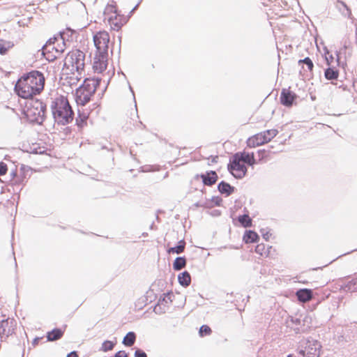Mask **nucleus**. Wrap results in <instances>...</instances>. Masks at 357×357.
<instances>
[{
	"label": "nucleus",
	"instance_id": "nucleus-33",
	"mask_svg": "<svg viewBox=\"0 0 357 357\" xmlns=\"http://www.w3.org/2000/svg\"><path fill=\"white\" fill-rule=\"evenodd\" d=\"M345 291L355 292L357 290L356 282L353 280L349 281L344 287Z\"/></svg>",
	"mask_w": 357,
	"mask_h": 357
},
{
	"label": "nucleus",
	"instance_id": "nucleus-21",
	"mask_svg": "<svg viewBox=\"0 0 357 357\" xmlns=\"http://www.w3.org/2000/svg\"><path fill=\"white\" fill-rule=\"evenodd\" d=\"M63 334V331L61 328H56L50 331L47 334L48 341H55L60 339Z\"/></svg>",
	"mask_w": 357,
	"mask_h": 357
},
{
	"label": "nucleus",
	"instance_id": "nucleus-12",
	"mask_svg": "<svg viewBox=\"0 0 357 357\" xmlns=\"http://www.w3.org/2000/svg\"><path fill=\"white\" fill-rule=\"evenodd\" d=\"M296 98L297 96L295 93L288 89H283L280 94V102L284 106L291 107Z\"/></svg>",
	"mask_w": 357,
	"mask_h": 357
},
{
	"label": "nucleus",
	"instance_id": "nucleus-19",
	"mask_svg": "<svg viewBox=\"0 0 357 357\" xmlns=\"http://www.w3.org/2000/svg\"><path fill=\"white\" fill-rule=\"evenodd\" d=\"M259 239V235L252 230H247L243 235V241L245 243H255L257 242Z\"/></svg>",
	"mask_w": 357,
	"mask_h": 357
},
{
	"label": "nucleus",
	"instance_id": "nucleus-45",
	"mask_svg": "<svg viewBox=\"0 0 357 357\" xmlns=\"http://www.w3.org/2000/svg\"><path fill=\"white\" fill-rule=\"evenodd\" d=\"M161 305H159V302L158 303V304L155 306L154 307V312L155 313H162V312H165V309H163V310H161Z\"/></svg>",
	"mask_w": 357,
	"mask_h": 357
},
{
	"label": "nucleus",
	"instance_id": "nucleus-32",
	"mask_svg": "<svg viewBox=\"0 0 357 357\" xmlns=\"http://www.w3.org/2000/svg\"><path fill=\"white\" fill-rule=\"evenodd\" d=\"M298 63L300 65L303 64V65H305L307 68L310 70V71H312V68L314 67V65H313V63L312 61V60L309 58V57H306L303 59H301L298 61Z\"/></svg>",
	"mask_w": 357,
	"mask_h": 357
},
{
	"label": "nucleus",
	"instance_id": "nucleus-6",
	"mask_svg": "<svg viewBox=\"0 0 357 357\" xmlns=\"http://www.w3.org/2000/svg\"><path fill=\"white\" fill-rule=\"evenodd\" d=\"M84 53L79 50L69 52L66 57L67 61L72 65L73 69H75L77 72L84 70Z\"/></svg>",
	"mask_w": 357,
	"mask_h": 357
},
{
	"label": "nucleus",
	"instance_id": "nucleus-44",
	"mask_svg": "<svg viewBox=\"0 0 357 357\" xmlns=\"http://www.w3.org/2000/svg\"><path fill=\"white\" fill-rule=\"evenodd\" d=\"M114 357H128V354L125 351L116 352Z\"/></svg>",
	"mask_w": 357,
	"mask_h": 357
},
{
	"label": "nucleus",
	"instance_id": "nucleus-36",
	"mask_svg": "<svg viewBox=\"0 0 357 357\" xmlns=\"http://www.w3.org/2000/svg\"><path fill=\"white\" fill-rule=\"evenodd\" d=\"M8 171L7 165L3 162H0V177L4 176Z\"/></svg>",
	"mask_w": 357,
	"mask_h": 357
},
{
	"label": "nucleus",
	"instance_id": "nucleus-59",
	"mask_svg": "<svg viewBox=\"0 0 357 357\" xmlns=\"http://www.w3.org/2000/svg\"><path fill=\"white\" fill-rule=\"evenodd\" d=\"M268 1H272L273 0H267Z\"/></svg>",
	"mask_w": 357,
	"mask_h": 357
},
{
	"label": "nucleus",
	"instance_id": "nucleus-49",
	"mask_svg": "<svg viewBox=\"0 0 357 357\" xmlns=\"http://www.w3.org/2000/svg\"><path fill=\"white\" fill-rule=\"evenodd\" d=\"M211 215H213V216H218V215H220V211L219 210H214L211 213Z\"/></svg>",
	"mask_w": 357,
	"mask_h": 357
},
{
	"label": "nucleus",
	"instance_id": "nucleus-50",
	"mask_svg": "<svg viewBox=\"0 0 357 357\" xmlns=\"http://www.w3.org/2000/svg\"><path fill=\"white\" fill-rule=\"evenodd\" d=\"M52 49H54L56 52L58 53V54H61L63 52V49L61 47V48H58V47H53Z\"/></svg>",
	"mask_w": 357,
	"mask_h": 357
},
{
	"label": "nucleus",
	"instance_id": "nucleus-24",
	"mask_svg": "<svg viewBox=\"0 0 357 357\" xmlns=\"http://www.w3.org/2000/svg\"><path fill=\"white\" fill-rule=\"evenodd\" d=\"M185 247V242L184 240H181L178 241V245L174 247L169 248L167 250L169 253H176V254H181L182 253Z\"/></svg>",
	"mask_w": 357,
	"mask_h": 357
},
{
	"label": "nucleus",
	"instance_id": "nucleus-52",
	"mask_svg": "<svg viewBox=\"0 0 357 357\" xmlns=\"http://www.w3.org/2000/svg\"><path fill=\"white\" fill-rule=\"evenodd\" d=\"M24 179H25V177H24V176H23V177H22V178H20H20H17V179L16 180V181H15V182H16V183H17V182H19L20 183H23V182L24 181Z\"/></svg>",
	"mask_w": 357,
	"mask_h": 357
},
{
	"label": "nucleus",
	"instance_id": "nucleus-38",
	"mask_svg": "<svg viewBox=\"0 0 357 357\" xmlns=\"http://www.w3.org/2000/svg\"><path fill=\"white\" fill-rule=\"evenodd\" d=\"M203 208H211L213 207V204L211 199H206L205 200H202Z\"/></svg>",
	"mask_w": 357,
	"mask_h": 357
},
{
	"label": "nucleus",
	"instance_id": "nucleus-41",
	"mask_svg": "<svg viewBox=\"0 0 357 357\" xmlns=\"http://www.w3.org/2000/svg\"><path fill=\"white\" fill-rule=\"evenodd\" d=\"M27 115L29 116H32L33 119H31L33 121V119H34L35 116H37V111L35 109H33V108H29L28 109V111H27Z\"/></svg>",
	"mask_w": 357,
	"mask_h": 357
},
{
	"label": "nucleus",
	"instance_id": "nucleus-40",
	"mask_svg": "<svg viewBox=\"0 0 357 357\" xmlns=\"http://www.w3.org/2000/svg\"><path fill=\"white\" fill-rule=\"evenodd\" d=\"M265 245L264 244H259L255 248V252L261 255L264 253Z\"/></svg>",
	"mask_w": 357,
	"mask_h": 357
},
{
	"label": "nucleus",
	"instance_id": "nucleus-56",
	"mask_svg": "<svg viewBox=\"0 0 357 357\" xmlns=\"http://www.w3.org/2000/svg\"><path fill=\"white\" fill-rule=\"evenodd\" d=\"M129 88H130V91H131V92L132 93V94L134 95V91H133V90H132V87L130 86H129Z\"/></svg>",
	"mask_w": 357,
	"mask_h": 357
},
{
	"label": "nucleus",
	"instance_id": "nucleus-17",
	"mask_svg": "<svg viewBox=\"0 0 357 357\" xmlns=\"http://www.w3.org/2000/svg\"><path fill=\"white\" fill-rule=\"evenodd\" d=\"M296 295L298 300L302 303H306L310 301L313 296L312 291L310 289H298Z\"/></svg>",
	"mask_w": 357,
	"mask_h": 357
},
{
	"label": "nucleus",
	"instance_id": "nucleus-27",
	"mask_svg": "<svg viewBox=\"0 0 357 357\" xmlns=\"http://www.w3.org/2000/svg\"><path fill=\"white\" fill-rule=\"evenodd\" d=\"M238 220L243 227H250L252 226V219L247 214L239 215Z\"/></svg>",
	"mask_w": 357,
	"mask_h": 357
},
{
	"label": "nucleus",
	"instance_id": "nucleus-47",
	"mask_svg": "<svg viewBox=\"0 0 357 357\" xmlns=\"http://www.w3.org/2000/svg\"><path fill=\"white\" fill-rule=\"evenodd\" d=\"M195 208H199V207H202L203 208V204H202V200H200L196 203L194 204L193 205Z\"/></svg>",
	"mask_w": 357,
	"mask_h": 357
},
{
	"label": "nucleus",
	"instance_id": "nucleus-7",
	"mask_svg": "<svg viewBox=\"0 0 357 357\" xmlns=\"http://www.w3.org/2000/svg\"><path fill=\"white\" fill-rule=\"evenodd\" d=\"M228 171L233 175L234 177L238 179L243 178L248 171L247 167L239 161L238 158L233 156L232 160L228 164Z\"/></svg>",
	"mask_w": 357,
	"mask_h": 357
},
{
	"label": "nucleus",
	"instance_id": "nucleus-2",
	"mask_svg": "<svg viewBox=\"0 0 357 357\" xmlns=\"http://www.w3.org/2000/svg\"><path fill=\"white\" fill-rule=\"evenodd\" d=\"M93 43L96 48L93 59V68L95 72L102 73L107 68L109 35L105 31L97 32L93 36Z\"/></svg>",
	"mask_w": 357,
	"mask_h": 357
},
{
	"label": "nucleus",
	"instance_id": "nucleus-29",
	"mask_svg": "<svg viewBox=\"0 0 357 357\" xmlns=\"http://www.w3.org/2000/svg\"><path fill=\"white\" fill-rule=\"evenodd\" d=\"M13 45L11 42L0 39V54H5Z\"/></svg>",
	"mask_w": 357,
	"mask_h": 357
},
{
	"label": "nucleus",
	"instance_id": "nucleus-22",
	"mask_svg": "<svg viewBox=\"0 0 357 357\" xmlns=\"http://www.w3.org/2000/svg\"><path fill=\"white\" fill-rule=\"evenodd\" d=\"M136 341V334L132 332H128L126 335L123 337L122 343L126 347L132 346Z\"/></svg>",
	"mask_w": 357,
	"mask_h": 357
},
{
	"label": "nucleus",
	"instance_id": "nucleus-16",
	"mask_svg": "<svg viewBox=\"0 0 357 357\" xmlns=\"http://www.w3.org/2000/svg\"><path fill=\"white\" fill-rule=\"evenodd\" d=\"M267 143L265 136L262 132L257 133L254 136L249 137L247 140V145L250 148H254Z\"/></svg>",
	"mask_w": 357,
	"mask_h": 357
},
{
	"label": "nucleus",
	"instance_id": "nucleus-35",
	"mask_svg": "<svg viewBox=\"0 0 357 357\" xmlns=\"http://www.w3.org/2000/svg\"><path fill=\"white\" fill-rule=\"evenodd\" d=\"M340 3L343 7V10H342V8H340V10L342 13V15H344V16H347L348 17H350L351 15V10L347 6V5L344 3L341 2Z\"/></svg>",
	"mask_w": 357,
	"mask_h": 357
},
{
	"label": "nucleus",
	"instance_id": "nucleus-39",
	"mask_svg": "<svg viewBox=\"0 0 357 357\" xmlns=\"http://www.w3.org/2000/svg\"><path fill=\"white\" fill-rule=\"evenodd\" d=\"M134 357H147V354L143 350L137 349L135 351Z\"/></svg>",
	"mask_w": 357,
	"mask_h": 357
},
{
	"label": "nucleus",
	"instance_id": "nucleus-51",
	"mask_svg": "<svg viewBox=\"0 0 357 357\" xmlns=\"http://www.w3.org/2000/svg\"><path fill=\"white\" fill-rule=\"evenodd\" d=\"M142 0H139V1L137 3V5L132 9V10L130 11V14H132L135 12V10L137 8V7L139 6V5L142 2Z\"/></svg>",
	"mask_w": 357,
	"mask_h": 357
},
{
	"label": "nucleus",
	"instance_id": "nucleus-3",
	"mask_svg": "<svg viewBox=\"0 0 357 357\" xmlns=\"http://www.w3.org/2000/svg\"><path fill=\"white\" fill-rule=\"evenodd\" d=\"M50 108L58 125H68L73 120L74 112L66 97L60 96L51 102Z\"/></svg>",
	"mask_w": 357,
	"mask_h": 357
},
{
	"label": "nucleus",
	"instance_id": "nucleus-10",
	"mask_svg": "<svg viewBox=\"0 0 357 357\" xmlns=\"http://www.w3.org/2000/svg\"><path fill=\"white\" fill-rule=\"evenodd\" d=\"M100 82L101 78L99 77L86 78L84 79L83 84L78 89H83L84 91L94 94Z\"/></svg>",
	"mask_w": 357,
	"mask_h": 357
},
{
	"label": "nucleus",
	"instance_id": "nucleus-46",
	"mask_svg": "<svg viewBox=\"0 0 357 357\" xmlns=\"http://www.w3.org/2000/svg\"><path fill=\"white\" fill-rule=\"evenodd\" d=\"M258 154L259 156V160H262L266 157V151L264 149L259 150Z\"/></svg>",
	"mask_w": 357,
	"mask_h": 357
},
{
	"label": "nucleus",
	"instance_id": "nucleus-48",
	"mask_svg": "<svg viewBox=\"0 0 357 357\" xmlns=\"http://www.w3.org/2000/svg\"><path fill=\"white\" fill-rule=\"evenodd\" d=\"M66 357H78V355L76 351H72Z\"/></svg>",
	"mask_w": 357,
	"mask_h": 357
},
{
	"label": "nucleus",
	"instance_id": "nucleus-15",
	"mask_svg": "<svg viewBox=\"0 0 357 357\" xmlns=\"http://www.w3.org/2000/svg\"><path fill=\"white\" fill-rule=\"evenodd\" d=\"M75 94L77 103L82 106L88 103L91 100V97L93 95L86 91H84L83 89H77Z\"/></svg>",
	"mask_w": 357,
	"mask_h": 357
},
{
	"label": "nucleus",
	"instance_id": "nucleus-28",
	"mask_svg": "<svg viewBox=\"0 0 357 357\" xmlns=\"http://www.w3.org/2000/svg\"><path fill=\"white\" fill-rule=\"evenodd\" d=\"M325 77L328 80L336 79L338 77V72L332 68H328L325 70Z\"/></svg>",
	"mask_w": 357,
	"mask_h": 357
},
{
	"label": "nucleus",
	"instance_id": "nucleus-9",
	"mask_svg": "<svg viewBox=\"0 0 357 357\" xmlns=\"http://www.w3.org/2000/svg\"><path fill=\"white\" fill-rule=\"evenodd\" d=\"M59 40H62L63 45L65 44L64 33L61 32L59 38L54 37L53 38H50L46 44L42 47V54L47 60L52 61L57 57L56 55L50 54V50H48L47 48L50 45L54 44L55 41H59Z\"/></svg>",
	"mask_w": 357,
	"mask_h": 357
},
{
	"label": "nucleus",
	"instance_id": "nucleus-4",
	"mask_svg": "<svg viewBox=\"0 0 357 357\" xmlns=\"http://www.w3.org/2000/svg\"><path fill=\"white\" fill-rule=\"evenodd\" d=\"M321 344L312 338L303 340L299 342L298 354L303 357H319Z\"/></svg>",
	"mask_w": 357,
	"mask_h": 357
},
{
	"label": "nucleus",
	"instance_id": "nucleus-58",
	"mask_svg": "<svg viewBox=\"0 0 357 357\" xmlns=\"http://www.w3.org/2000/svg\"><path fill=\"white\" fill-rule=\"evenodd\" d=\"M287 357H294V355H292V354H289V355H287Z\"/></svg>",
	"mask_w": 357,
	"mask_h": 357
},
{
	"label": "nucleus",
	"instance_id": "nucleus-13",
	"mask_svg": "<svg viewBox=\"0 0 357 357\" xmlns=\"http://www.w3.org/2000/svg\"><path fill=\"white\" fill-rule=\"evenodd\" d=\"M196 177L201 178L204 185L207 186H211L215 184L218 178L217 173L213 170L207 171L206 173L197 174Z\"/></svg>",
	"mask_w": 357,
	"mask_h": 357
},
{
	"label": "nucleus",
	"instance_id": "nucleus-37",
	"mask_svg": "<svg viewBox=\"0 0 357 357\" xmlns=\"http://www.w3.org/2000/svg\"><path fill=\"white\" fill-rule=\"evenodd\" d=\"M211 200L212 201V203L213 204V206H220L222 202V199L219 196L213 197Z\"/></svg>",
	"mask_w": 357,
	"mask_h": 357
},
{
	"label": "nucleus",
	"instance_id": "nucleus-53",
	"mask_svg": "<svg viewBox=\"0 0 357 357\" xmlns=\"http://www.w3.org/2000/svg\"><path fill=\"white\" fill-rule=\"evenodd\" d=\"M218 156H215L213 158L211 162H218Z\"/></svg>",
	"mask_w": 357,
	"mask_h": 357
},
{
	"label": "nucleus",
	"instance_id": "nucleus-5",
	"mask_svg": "<svg viewBox=\"0 0 357 357\" xmlns=\"http://www.w3.org/2000/svg\"><path fill=\"white\" fill-rule=\"evenodd\" d=\"M105 19H107L111 28L119 31L126 23L123 16L117 13L116 9L113 5H107L104 11Z\"/></svg>",
	"mask_w": 357,
	"mask_h": 357
},
{
	"label": "nucleus",
	"instance_id": "nucleus-18",
	"mask_svg": "<svg viewBox=\"0 0 357 357\" xmlns=\"http://www.w3.org/2000/svg\"><path fill=\"white\" fill-rule=\"evenodd\" d=\"M218 190L221 194L229 196L234 192L235 188L222 181L218 183Z\"/></svg>",
	"mask_w": 357,
	"mask_h": 357
},
{
	"label": "nucleus",
	"instance_id": "nucleus-14",
	"mask_svg": "<svg viewBox=\"0 0 357 357\" xmlns=\"http://www.w3.org/2000/svg\"><path fill=\"white\" fill-rule=\"evenodd\" d=\"M233 156L236 158H238L241 162L243 164H247L250 166H253L257 163L255 158L254 153H248L245 151L237 152Z\"/></svg>",
	"mask_w": 357,
	"mask_h": 357
},
{
	"label": "nucleus",
	"instance_id": "nucleus-1",
	"mask_svg": "<svg viewBox=\"0 0 357 357\" xmlns=\"http://www.w3.org/2000/svg\"><path fill=\"white\" fill-rule=\"evenodd\" d=\"M44 84L43 74L39 71H32L18 79L15 86V91L22 98H31L40 93Z\"/></svg>",
	"mask_w": 357,
	"mask_h": 357
},
{
	"label": "nucleus",
	"instance_id": "nucleus-25",
	"mask_svg": "<svg viewBox=\"0 0 357 357\" xmlns=\"http://www.w3.org/2000/svg\"><path fill=\"white\" fill-rule=\"evenodd\" d=\"M186 266V259L184 257H178L173 263V268L175 271H180Z\"/></svg>",
	"mask_w": 357,
	"mask_h": 357
},
{
	"label": "nucleus",
	"instance_id": "nucleus-54",
	"mask_svg": "<svg viewBox=\"0 0 357 357\" xmlns=\"http://www.w3.org/2000/svg\"><path fill=\"white\" fill-rule=\"evenodd\" d=\"M39 340H40V339H39L38 337L35 338V339L33 340V344H38V342Z\"/></svg>",
	"mask_w": 357,
	"mask_h": 357
},
{
	"label": "nucleus",
	"instance_id": "nucleus-43",
	"mask_svg": "<svg viewBox=\"0 0 357 357\" xmlns=\"http://www.w3.org/2000/svg\"><path fill=\"white\" fill-rule=\"evenodd\" d=\"M325 56H326V60L327 61V63L328 65L331 64V63L333 61V56L332 54H330L328 51H326V53H325Z\"/></svg>",
	"mask_w": 357,
	"mask_h": 357
},
{
	"label": "nucleus",
	"instance_id": "nucleus-55",
	"mask_svg": "<svg viewBox=\"0 0 357 357\" xmlns=\"http://www.w3.org/2000/svg\"><path fill=\"white\" fill-rule=\"evenodd\" d=\"M10 175H11L12 176H13V177H14V176H16V173H15V171H12V172H10Z\"/></svg>",
	"mask_w": 357,
	"mask_h": 357
},
{
	"label": "nucleus",
	"instance_id": "nucleus-11",
	"mask_svg": "<svg viewBox=\"0 0 357 357\" xmlns=\"http://www.w3.org/2000/svg\"><path fill=\"white\" fill-rule=\"evenodd\" d=\"M16 321L13 319H6L1 321L0 334L6 335H11L15 328Z\"/></svg>",
	"mask_w": 357,
	"mask_h": 357
},
{
	"label": "nucleus",
	"instance_id": "nucleus-20",
	"mask_svg": "<svg viewBox=\"0 0 357 357\" xmlns=\"http://www.w3.org/2000/svg\"><path fill=\"white\" fill-rule=\"evenodd\" d=\"M179 284L183 287H188L191 282V277L188 271H184L178 275Z\"/></svg>",
	"mask_w": 357,
	"mask_h": 357
},
{
	"label": "nucleus",
	"instance_id": "nucleus-8",
	"mask_svg": "<svg viewBox=\"0 0 357 357\" xmlns=\"http://www.w3.org/2000/svg\"><path fill=\"white\" fill-rule=\"evenodd\" d=\"M31 108L37 111V116H35L33 121L38 123H42L45 118L46 105L42 101L36 100L33 102Z\"/></svg>",
	"mask_w": 357,
	"mask_h": 357
},
{
	"label": "nucleus",
	"instance_id": "nucleus-23",
	"mask_svg": "<svg viewBox=\"0 0 357 357\" xmlns=\"http://www.w3.org/2000/svg\"><path fill=\"white\" fill-rule=\"evenodd\" d=\"M89 117V114L85 112H81L80 110H78V116L76 118V124L77 126L82 128L86 124V121Z\"/></svg>",
	"mask_w": 357,
	"mask_h": 357
},
{
	"label": "nucleus",
	"instance_id": "nucleus-30",
	"mask_svg": "<svg viewBox=\"0 0 357 357\" xmlns=\"http://www.w3.org/2000/svg\"><path fill=\"white\" fill-rule=\"evenodd\" d=\"M116 344V342H114L110 340H105L102 342L101 347L100 348L99 351L107 352L109 351H111L114 349V346Z\"/></svg>",
	"mask_w": 357,
	"mask_h": 357
},
{
	"label": "nucleus",
	"instance_id": "nucleus-57",
	"mask_svg": "<svg viewBox=\"0 0 357 357\" xmlns=\"http://www.w3.org/2000/svg\"><path fill=\"white\" fill-rule=\"evenodd\" d=\"M355 26H356L355 33H356V35H357V25L356 24H355Z\"/></svg>",
	"mask_w": 357,
	"mask_h": 357
},
{
	"label": "nucleus",
	"instance_id": "nucleus-34",
	"mask_svg": "<svg viewBox=\"0 0 357 357\" xmlns=\"http://www.w3.org/2000/svg\"><path fill=\"white\" fill-rule=\"evenodd\" d=\"M212 331L211 328L207 325H202L199 331V334L201 337H204L206 335H209L211 333Z\"/></svg>",
	"mask_w": 357,
	"mask_h": 357
},
{
	"label": "nucleus",
	"instance_id": "nucleus-42",
	"mask_svg": "<svg viewBox=\"0 0 357 357\" xmlns=\"http://www.w3.org/2000/svg\"><path fill=\"white\" fill-rule=\"evenodd\" d=\"M261 235L263 236V238L267 241H268L269 239V237L271 236V234L269 233V231H266V229H261Z\"/></svg>",
	"mask_w": 357,
	"mask_h": 357
},
{
	"label": "nucleus",
	"instance_id": "nucleus-31",
	"mask_svg": "<svg viewBox=\"0 0 357 357\" xmlns=\"http://www.w3.org/2000/svg\"><path fill=\"white\" fill-rule=\"evenodd\" d=\"M261 132L265 136L267 142H270L278 133V130L275 129L267 130Z\"/></svg>",
	"mask_w": 357,
	"mask_h": 357
},
{
	"label": "nucleus",
	"instance_id": "nucleus-26",
	"mask_svg": "<svg viewBox=\"0 0 357 357\" xmlns=\"http://www.w3.org/2000/svg\"><path fill=\"white\" fill-rule=\"evenodd\" d=\"M174 297V295L172 292H168L167 294H164L162 297L159 299V305H162L164 307H167L169 303L172 302V298Z\"/></svg>",
	"mask_w": 357,
	"mask_h": 357
}]
</instances>
